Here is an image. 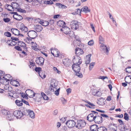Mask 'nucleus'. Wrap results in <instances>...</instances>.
<instances>
[{"label":"nucleus","instance_id":"6e6d98bb","mask_svg":"<svg viewBox=\"0 0 131 131\" xmlns=\"http://www.w3.org/2000/svg\"><path fill=\"white\" fill-rule=\"evenodd\" d=\"M15 49L18 51H21L22 50L21 48L19 46H15L14 47Z\"/></svg>","mask_w":131,"mask_h":131},{"label":"nucleus","instance_id":"f257e3e1","mask_svg":"<svg viewBox=\"0 0 131 131\" xmlns=\"http://www.w3.org/2000/svg\"><path fill=\"white\" fill-rule=\"evenodd\" d=\"M58 84L57 81L54 79H52L51 81L50 86L49 89L50 91L54 92L57 89L56 87Z\"/></svg>","mask_w":131,"mask_h":131},{"label":"nucleus","instance_id":"ea45409f","mask_svg":"<svg viewBox=\"0 0 131 131\" xmlns=\"http://www.w3.org/2000/svg\"><path fill=\"white\" fill-rule=\"evenodd\" d=\"M11 5L14 9V8H17L19 6L18 3L14 2L12 3Z\"/></svg>","mask_w":131,"mask_h":131},{"label":"nucleus","instance_id":"a18cd8bd","mask_svg":"<svg viewBox=\"0 0 131 131\" xmlns=\"http://www.w3.org/2000/svg\"><path fill=\"white\" fill-rule=\"evenodd\" d=\"M124 118L127 121L129 120L128 115L126 113H125L124 114Z\"/></svg>","mask_w":131,"mask_h":131},{"label":"nucleus","instance_id":"3c124183","mask_svg":"<svg viewBox=\"0 0 131 131\" xmlns=\"http://www.w3.org/2000/svg\"><path fill=\"white\" fill-rule=\"evenodd\" d=\"M13 82H14L15 83H16V84H18V85H14L15 86H17L18 85H19V83L18 81H15V80H12V81H11L10 82L11 84H13L12 83Z\"/></svg>","mask_w":131,"mask_h":131},{"label":"nucleus","instance_id":"c9c22d12","mask_svg":"<svg viewBox=\"0 0 131 131\" xmlns=\"http://www.w3.org/2000/svg\"><path fill=\"white\" fill-rule=\"evenodd\" d=\"M1 113L3 115H7L9 113V112L7 110L4 109H3L1 110Z\"/></svg>","mask_w":131,"mask_h":131},{"label":"nucleus","instance_id":"0e129e2a","mask_svg":"<svg viewBox=\"0 0 131 131\" xmlns=\"http://www.w3.org/2000/svg\"><path fill=\"white\" fill-rule=\"evenodd\" d=\"M11 38L12 39V40H14V41H17L19 40L18 38H15L13 37H11Z\"/></svg>","mask_w":131,"mask_h":131},{"label":"nucleus","instance_id":"58836bf2","mask_svg":"<svg viewBox=\"0 0 131 131\" xmlns=\"http://www.w3.org/2000/svg\"><path fill=\"white\" fill-rule=\"evenodd\" d=\"M32 49H34L35 50H36L38 49L36 46L37 44L36 43H34L33 42V43H32Z\"/></svg>","mask_w":131,"mask_h":131},{"label":"nucleus","instance_id":"8fccbe9b","mask_svg":"<svg viewBox=\"0 0 131 131\" xmlns=\"http://www.w3.org/2000/svg\"><path fill=\"white\" fill-rule=\"evenodd\" d=\"M95 64V63L94 62H92L90 64V68H89V69L90 70H92V69L93 67L94 66V65Z\"/></svg>","mask_w":131,"mask_h":131},{"label":"nucleus","instance_id":"79ce46f5","mask_svg":"<svg viewBox=\"0 0 131 131\" xmlns=\"http://www.w3.org/2000/svg\"><path fill=\"white\" fill-rule=\"evenodd\" d=\"M41 95L44 100H47L48 99V97L44 93L42 92L41 93Z\"/></svg>","mask_w":131,"mask_h":131},{"label":"nucleus","instance_id":"6ab92c4d","mask_svg":"<svg viewBox=\"0 0 131 131\" xmlns=\"http://www.w3.org/2000/svg\"><path fill=\"white\" fill-rule=\"evenodd\" d=\"M100 48L101 51H103L104 52H107L108 51L106 46L103 43H101L100 46Z\"/></svg>","mask_w":131,"mask_h":131},{"label":"nucleus","instance_id":"09e8293b","mask_svg":"<svg viewBox=\"0 0 131 131\" xmlns=\"http://www.w3.org/2000/svg\"><path fill=\"white\" fill-rule=\"evenodd\" d=\"M88 45H89L92 46L94 44V41L93 40H91L89 41L88 43Z\"/></svg>","mask_w":131,"mask_h":131},{"label":"nucleus","instance_id":"c03bdc74","mask_svg":"<svg viewBox=\"0 0 131 131\" xmlns=\"http://www.w3.org/2000/svg\"><path fill=\"white\" fill-rule=\"evenodd\" d=\"M126 72L129 73L131 72V67H129L126 68L125 69Z\"/></svg>","mask_w":131,"mask_h":131},{"label":"nucleus","instance_id":"052dcab7","mask_svg":"<svg viewBox=\"0 0 131 131\" xmlns=\"http://www.w3.org/2000/svg\"><path fill=\"white\" fill-rule=\"evenodd\" d=\"M30 65L29 66L31 68H32V67L31 68L32 66L34 67V66H35V63L32 62H30Z\"/></svg>","mask_w":131,"mask_h":131},{"label":"nucleus","instance_id":"9d476101","mask_svg":"<svg viewBox=\"0 0 131 131\" xmlns=\"http://www.w3.org/2000/svg\"><path fill=\"white\" fill-rule=\"evenodd\" d=\"M66 124L69 128H72L74 127L75 123L73 120H69L66 122Z\"/></svg>","mask_w":131,"mask_h":131},{"label":"nucleus","instance_id":"b1692460","mask_svg":"<svg viewBox=\"0 0 131 131\" xmlns=\"http://www.w3.org/2000/svg\"><path fill=\"white\" fill-rule=\"evenodd\" d=\"M86 102L88 104L85 105L87 107H89V108H91L94 109L95 108V105L88 101H87Z\"/></svg>","mask_w":131,"mask_h":131},{"label":"nucleus","instance_id":"9b49d317","mask_svg":"<svg viewBox=\"0 0 131 131\" xmlns=\"http://www.w3.org/2000/svg\"><path fill=\"white\" fill-rule=\"evenodd\" d=\"M35 70L37 72H38L39 76L42 79H43L45 78L46 76L45 74L43 75V76L42 75H41L40 73L42 72L41 71V68L39 67H36L35 69Z\"/></svg>","mask_w":131,"mask_h":131},{"label":"nucleus","instance_id":"aec40b11","mask_svg":"<svg viewBox=\"0 0 131 131\" xmlns=\"http://www.w3.org/2000/svg\"><path fill=\"white\" fill-rule=\"evenodd\" d=\"M18 45L22 47H23L25 51L27 50V48L26 47V45L25 43L22 41H18Z\"/></svg>","mask_w":131,"mask_h":131},{"label":"nucleus","instance_id":"4c0bfd02","mask_svg":"<svg viewBox=\"0 0 131 131\" xmlns=\"http://www.w3.org/2000/svg\"><path fill=\"white\" fill-rule=\"evenodd\" d=\"M32 38H31L30 37H27L25 39V41L28 43H33V42L31 41Z\"/></svg>","mask_w":131,"mask_h":131},{"label":"nucleus","instance_id":"a19ab883","mask_svg":"<svg viewBox=\"0 0 131 131\" xmlns=\"http://www.w3.org/2000/svg\"><path fill=\"white\" fill-rule=\"evenodd\" d=\"M54 49H51V54L54 57H58L59 56V54L58 53H57V54H56V55H54L55 54L54 53Z\"/></svg>","mask_w":131,"mask_h":131},{"label":"nucleus","instance_id":"dca6fc26","mask_svg":"<svg viewBox=\"0 0 131 131\" xmlns=\"http://www.w3.org/2000/svg\"><path fill=\"white\" fill-rule=\"evenodd\" d=\"M91 54H89L86 56V57L85 58V63L86 66L89 64L91 61Z\"/></svg>","mask_w":131,"mask_h":131},{"label":"nucleus","instance_id":"e2e57ef3","mask_svg":"<svg viewBox=\"0 0 131 131\" xmlns=\"http://www.w3.org/2000/svg\"><path fill=\"white\" fill-rule=\"evenodd\" d=\"M9 41L11 43V44L13 45V46H15L16 45L17 43L16 42H15L14 41H13V40H10Z\"/></svg>","mask_w":131,"mask_h":131},{"label":"nucleus","instance_id":"774afa93","mask_svg":"<svg viewBox=\"0 0 131 131\" xmlns=\"http://www.w3.org/2000/svg\"><path fill=\"white\" fill-rule=\"evenodd\" d=\"M22 100L23 103V102L24 104H25L26 105H29V104L28 102L25 100L22 99Z\"/></svg>","mask_w":131,"mask_h":131},{"label":"nucleus","instance_id":"7c9ffc66","mask_svg":"<svg viewBox=\"0 0 131 131\" xmlns=\"http://www.w3.org/2000/svg\"><path fill=\"white\" fill-rule=\"evenodd\" d=\"M3 78L4 79H3V80H6L8 81H9V79L10 80L12 79V77L9 74L6 75L5 77H4Z\"/></svg>","mask_w":131,"mask_h":131},{"label":"nucleus","instance_id":"5fc2aeb1","mask_svg":"<svg viewBox=\"0 0 131 131\" xmlns=\"http://www.w3.org/2000/svg\"><path fill=\"white\" fill-rule=\"evenodd\" d=\"M3 21L6 23H8L10 21V19L8 18H4L3 19Z\"/></svg>","mask_w":131,"mask_h":131},{"label":"nucleus","instance_id":"4be33fe9","mask_svg":"<svg viewBox=\"0 0 131 131\" xmlns=\"http://www.w3.org/2000/svg\"><path fill=\"white\" fill-rule=\"evenodd\" d=\"M34 28L37 32H39L41 31L42 29V27L40 25H35Z\"/></svg>","mask_w":131,"mask_h":131},{"label":"nucleus","instance_id":"4468645a","mask_svg":"<svg viewBox=\"0 0 131 131\" xmlns=\"http://www.w3.org/2000/svg\"><path fill=\"white\" fill-rule=\"evenodd\" d=\"M72 69L75 72L79 71L80 69V67L79 66L74 64L72 65Z\"/></svg>","mask_w":131,"mask_h":131},{"label":"nucleus","instance_id":"e433bc0d","mask_svg":"<svg viewBox=\"0 0 131 131\" xmlns=\"http://www.w3.org/2000/svg\"><path fill=\"white\" fill-rule=\"evenodd\" d=\"M107 129L104 126L98 127L97 131H107Z\"/></svg>","mask_w":131,"mask_h":131},{"label":"nucleus","instance_id":"a878e982","mask_svg":"<svg viewBox=\"0 0 131 131\" xmlns=\"http://www.w3.org/2000/svg\"><path fill=\"white\" fill-rule=\"evenodd\" d=\"M11 31L14 34L16 35H19L20 31L17 29L13 28L12 29Z\"/></svg>","mask_w":131,"mask_h":131},{"label":"nucleus","instance_id":"ddd939ff","mask_svg":"<svg viewBox=\"0 0 131 131\" xmlns=\"http://www.w3.org/2000/svg\"><path fill=\"white\" fill-rule=\"evenodd\" d=\"M13 16L14 18L16 20H20L23 19L22 17L19 15H18L17 12H14Z\"/></svg>","mask_w":131,"mask_h":131},{"label":"nucleus","instance_id":"f704fd0d","mask_svg":"<svg viewBox=\"0 0 131 131\" xmlns=\"http://www.w3.org/2000/svg\"><path fill=\"white\" fill-rule=\"evenodd\" d=\"M14 116L13 114H8L7 115V118L9 121H11L13 119Z\"/></svg>","mask_w":131,"mask_h":131},{"label":"nucleus","instance_id":"de8ad7c7","mask_svg":"<svg viewBox=\"0 0 131 131\" xmlns=\"http://www.w3.org/2000/svg\"><path fill=\"white\" fill-rule=\"evenodd\" d=\"M4 35L8 37H10L11 36V34L10 33L8 32H6L4 33Z\"/></svg>","mask_w":131,"mask_h":131},{"label":"nucleus","instance_id":"338daca9","mask_svg":"<svg viewBox=\"0 0 131 131\" xmlns=\"http://www.w3.org/2000/svg\"><path fill=\"white\" fill-rule=\"evenodd\" d=\"M55 54L54 55H56V54H57V53H58L59 54V52L58 51V50L57 49L54 48V52H53Z\"/></svg>","mask_w":131,"mask_h":131},{"label":"nucleus","instance_id":"423d86ee","mask_svg":"<svg viewBox=\"0 0 131 131\" xmlns=\"http://www.w3.org/2000/svg\"><path fill=\"white\" fill-rule=\"evenodd\" d=\"M25 92L27 96L31 98L35 96L36 94L32 90L30 89L27 90Z\"/></svg>","mask_w":131,"mask_h":131},{"label":"nucleus","instance_id":"412c9836","mask_svg":"<svg viewBox=\"0 0 131 131\" xmlns=\"http://www.w3.org/2000/svg\"><path fill=\"white\" fill-rule=\"evenodd\" d=\"M35 96H36V98H34V99L35 100L36 102H39L41 101L42 98L41 95L39 94L36 93Z\"/></svg>","mask_w":131,"mask_h":131},{"label":"nucleus","instance_id":"0eeeda50","mask_svg":"<svg viewBox=\"0 0 131 131\" xmlns=\"http://www.w3.org/2000/svg\"><path fill=\"white\" fill-rule=\"evenodd\" d=\"M44 61V59L42 57H37L36 58V63L40 66H42L43 65Z\"/></svg>","mask_w":131,"mask_h":131},{"label":"nucleus","instance_id":"5701e85b","mask_svg":"<svg viewBox=\"0 0 131 131\" xmlns=\"http://www.w3.org/2000/svg\"><path fill=\"white\" fill-rule=\"evenodd\" d=\"M39 23L43 26H46L49 24V22L47 21L44 20H40L39 21Z\"/></svg>","mask_w":131,"mask_h":131},{"label":"nucleus","instance_id":"39448f33","mask_svg":"<svg viewBox=\"0 0 131 131\" xmlns=\"http://www.w3.org/2000/svg\"><path fill=\"white\" fill-rule=\"evenodd\" d=\"M13 114L17 118H20L24 115V111L22 112L20 111L16 110L14 112Z\"/></svg>","mask_w":131,"mask_h":131},{"label":"nucleus","instance_id":"603ef678","mask_svg":"<svg viewBox=\"0 0 131 131\" xmlns=\"http://www.w3.org/2000/svg\"><path fill=\"white\" fill-rule=\"evenodd\" d=\"M101 94L102 93L100 91H97L96 93V95L95 96L98 97H100L101 96Z\"/></svg>","mask_w":131,"mask_h":131},{"label":"nucleus","instance_id":"2f4dec72","mask_svg":"<svg viewBox=\"0 0 131 131\" xmlns=\"http://www.w3.org/2000/svg\"><path fill=\"white\" fill-rule=\"evenodd\" d=\"M81 11L84 12L85 13H87L88 12H90V10L88 9V7L87 6H84L81 9Z\"/></svg>","mask_w":131,"mask_h":131},{"label":"nucleus","instance_id":"4d7b16f0","mask_svg":"<svg viewBox=\"0 0 131 131\" xmlns=\"http://www.w3.org/2000/svg\"><path fill=\"white\" fill-rule=\"evenodd\" d=\"M60 90V88L58 89L57 90H56V91H55V94L57 95L58 96L59 95V92Z\"/></svg>","mask_w":131,"mask_h":131},{"label":"nucleus","instance_id":"69168bd1","mask_svg":"<svg viewBox=\"0 0 131 131\" xmlns=\"http://www.w3.org/2000/svg\"><path fill=\"white\" fill-rule=\"evenodd\" d=\"M97 90H93L92 91V94L95 96L96 95V93L97 92Z\"/></svg>","mask_w":131,"mask_h":131},{"label":"nucleus","instance_id":"393cba45","mask_svg":"<svg viewBox=\"0 0 131 131\" xmlns=\"http://www.w3.org/2000/svg\"><path fill=\"white\" fill-rule=\"evenodd\" d=\"M58 25L60 27H64V26L66 25L65 23L63 21L60 20L57 23Z\"/></svg>","mask_w":131,"mask_h":131},{"label":"nucleus","instance_id":"f8f14e48","mask_svg":"<svg viewBox=\"0 0 131 131\" xmlns=\"http://www.w3.org/2000/svg\"><path fill=\"white\" fill-rule=\"evenodd\" d=\"M70 25L71 28L73 30H77L79 28L78 25L77 23H75L74 21L70 23Z\"/></svg>","mask_w":131,"mask_h":131},{"label":"nucleus","instance_id":"f03ea898","mask_svg":"<svg viewBox=\"0 0 131 131\" xmlns=\"http://www.w3.org/2000/svg\"><path fill=\"white\" fill-rule=\"evenodd\" d=\"M24 115H28L31 118H34L35 117V114L34 112L29 109H25L24 111Z\"/></svg>","mask_w":131,"mask_h":131},{"label":"nucleus","instance_id":"1a4fd4ad","mask_svg":"<svg viewBox=\"0 0 131 131\" xmlns=\"http://www.w3.org/2000/svg\"><path fill=\"white\" fill-rule=\"evenodd\" d=\"M61 30L65 34L67 35H69L70 36L71 31L70 29L68 27L64 26V27H63L61 29Z\"/></svg>","mask_w":131,"mask_h":131},{"label":"nucleus","instance_id":"cd10ccee","mask_svg":"<svg viewBox=\"0 0 131 131\" xmlns=\"http://www.w3.org/2000/svg\"><path fill=\"white\" fill-rule=\"evenodd\" d=\"M98 126L96 125H92L90 127V129L92 131H96L97 130Z\"/></svg>","mask_w":131,"mask_h":131},{"label":"nucleus","instance_id":"bb28decb","mask_svg":"<svg viewBox=\"0 0 131 131\" xmlns=\"http://www.w3.org/2000/svg\"><path fill=\"white\" fill-rule=\"evenodd\" d=\"M20 29L22 31H24L25 32H27L28 31L27 28L23 24L21 25Z\"/></svg>","mask_w":131,"mask_h":131},{"label":"nucleus","instance_id":"473e14b6","mask_svg":"<svg viewBox=\"0 0 131 131\" xmlns=\"http://www.w3.org/2000/svg\"><path fill=\"white\" fill-rule=\"evenodd\" d=\"M81 10L80 9H78L75 10V12H73L72 14L74 15H75L77 14H78L80 15V16L81 15Z\"/></svg>","mask_w":131,"mask_h":131},{"label":"nucleus","instance_id":"72a5a7b5","mask_svg":"<svg viewBox=\"0 0 131 131\" xmlns=\"http://www.w3.org/2000/svg\"><path fill=\"white\" fill-rule=\"evenodd\" d=\"M6 8L7 10L10 11H14V9L12 6L9 5L7 4V7Z\"/></svg>","mask_w":131,"mask_h":131},{"label":"nucleus","instance_id":"680f3d73","mask_svg":"<svg viewBox=\"0 0 131 131\" xmlns=\"http://www.w3.org/2000/svg\"><path fill=\"white\" fill-rule=\"evenodd\" d=\"M61 100L62 101V104H65L67 102V101L63 97H62L61 99Z\"/></svg>","mask_w":131,"mask_h":131},{"label":"nucleus","instance_id":"37998d69","mask_svg":"<svg viewBox=\"0 0 131 131\" xmlns=\"http://www.w3.org/2000/svg\"><path fill=\"white\" fill-rule=\"evenodd\" d=\"M75 72L76 73V75L78 77L80 78H81L82 77V75L80 71Z\"/></svg>","mask_w":131,"mask_h":131},{"label":"nucleus","instance_id":"c756f323","mask_svg":"<svg viewBox=\"0 0 131 131\" xmlns=\"http://www.w3.org/2000/svg\"><path fill=\"white\" fill-rule=\"evenodd\" d=\"M15 103L16 105L19 106H22L23 105V103L22 100L19 101L18 100H16L15 102Z\"/></svg>","mask_w":131,"mask_h":131},{"label":"nucleus","instance_id":"13d9d810","mask_svg":"<svg viewBox=\"0 0 131 131\" xmlns=\"http://www.w3.org/2000/svg\"><path fill=\"white\" fill-rule=\"evenodd\" d=\"M100 114L102 117H103L106 118H108L109 117L106 114Z\"/></svg>","mask_w":131,"mask_h":131},{"label":"nucleus","instance_id":"a211bd4d","mask_svg":"<svg viewBox=\"0 0 131 131\" xmlns=\"http://www.w3.org/2000/svg\"><path fill=\"white\" fill-rule=\"evenodd\" d=\"M95 116L93 115L92 114H90L87 117V119L89 121L92 122L94 121L95 119Z\"/></svg>","mask_w":131,"mask_h":131},{"label":"nucleus","instance_id":"6e6552de","mask_svg":"<svg viewBox=\"0 0 131 131\" xmlns=\"http://www.w3.org/2000/svg\"><path fill=\"white\" fill-rule=\"evenodd\" d=\"M94 122L95 123L100 124L102 123L103 121V118L101 116L99 115L95 116Z\"/></svg>","mask_w":131,"mask_h":131},{"label":"nucleus","instance_id":"2eb2a0df","mask_svg":"<svg viewBox=\"0 0 131 131\" xmlns=\"http://www.w3.org/2000/svg\"><path fill=\"white\" fill-rule=\"evenodd\" d=\"M83 53V51L81 49L78 48L75 49V53L77 56L82 54Z\"/></svg>","mask_w":131,"mask_h":131},{"label":"nucleus","instance_id":"49530a36","mask_svg":"<svg viewBox=\"0 0 131 131\" xmlns=\"http://www.w3.org/2000/svg\"><path fill=\"white\" fill-rule=\"evenodd\" d=\"M99 39V43H103L102 42L104 41V39L101 36H100Z\"/></svg>","mask_w":131,"mask_h":131},{"label":"nucleus","instance_id":"20e7f679","mask_svg":"<svg viewBox=\"0 0 131 131\" xmlns=\"http://www.w3.org/2000/svg\"><path fill=\"white\" fill-rule=\"evenodd\" d=\"M28 37L33 39L36 38L38 36L37 32L34 30H31L27 33Z\"/></svg>","mask_w":131,"mask_h":131},{"label":"nucleus","instance_id":"7ed1b4c3","mask_svg":"<svg viewBox=\"0 0 131 131\" xmlns=\"http://www.w3.org/2000/svg\"><path fill=\"white\" fill-rule=\"evenodd\" d=\"M86 123L84 120H80L77 122V124L76 125L75 127L79 129L82 128L84 127L86 125Z\"/></svg>","mask_w":131,"mask_h":131},{"label":"nucleus","instance_id":"864d4df0","mask_svg":"<svg viewBox=\"0 0 131 131\" xmlns=\"http://www.w3.org/2000/svg\"><path fill=\"white\" fill-rule=\"evenodd\" d=\"M17 10L18 12H23L24 13H25L26 12V11L23 9H22L21 8H18L17 9Z\"/></svg>","mask_w":131,"mask_h":131},{"label":"nucleus","instance_id":"bf43d9fd","mask_svg":"<svg viewBox=\"0 0 131 131\" xmlns=\"http://www.w3.org/2000/svg\"><path fill=\"white\" fill-rule=\"evenodd\" d=\"M91 112L92 113H90L91 114H92L93 115L95 116V115H98V113L97 112H95L94 111H91Z\"/></svg>","mask_w":131,"mask_h":131},{"label":"nucleus","instance_id":"f3484780","mask_svg":"<svg viewBox=\"0 0 131 131\" xmlns=\"http://www.w3.org/2000/svg\"><path fill=\"white\" fill-rule=\"evenodd\" d=\"M64 65L66 67H69L71 63V61L68 59H66L63 60Z\"/></svg>","mask_w":131,"mask_h":131},{"label":"nucleus","instance_id":"c85d7f7f","mask_svg":"<svg viewBox=\"0 0 131 131\" xmlns=\"http://www.w3.org/2000/svg\"><path fill=\"white\" fill-rule=\"evenodd\" d=\"M115 124H111L109 125L108 131H115Z\"/></svg>","mask_w":131,"mask_h":131}]
</instances>
